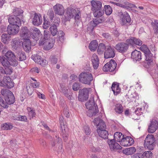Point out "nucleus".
<instances>
[{
  "instance_id": "1",
  "label": "nucleus",
  "mask_w": 158,
  "mask_h": 158,
  "mask_svg": "<svg viewBox=\"0 0 158 158\" xmlns=\"http://www.w3.org/2000/svg\"><path fill=\"white\" fill-rule=\"evenodd\" d=\"M85 106L86 108L89 109L87 113V115L89 117L95 115L98 112V107L95 103L93 97L89 100L85 104Z\"/></svg>"
},
{
  "instance_id": "2",
  "label": "nucleus",
  "mask_w": 158,
  "mask_h": 158,
  "mask_svg": "<svg viewBox=\"0 0 158 158\" xmlns=\"http://www.w3.org/2000/svg\"><path fill=\"white\" fill-rule=\"evenodd\" d=\"M80 13L77 9L75 10L70 7L67 9L65 15V20L66 21H69L70 19L74 17L76 20H79L80 18Z\"/></svg>"
},
{
  "instance_id": "3",
  "label": "nucleus",
  "mask_w": 158,
  "mask_h": 158,
  "mask_svg": "<svg viewBox=\"0 0 158 158\" xmlns=\"http://www.w3.org/2000/svg\"><path fill=\"white\" fill-rule=\"evenodd\" d=\"M91 6V9L93 11L94 16H97L103 15L104 12L103 10H101L102 7V3L98 1L92 0L90 2Z\"/></svg>"
},
{
  "instance_id": "4",
  "label": "nucleus",
  "mask_w": 158,
  "mask_h": 158,
  "mask_svg": "<svg viewBox=\"0 0 158 158\" xmlns=\"http://www.w3.org/2000/svg\"><path fill=\"white\" fill-rule=\"evenodd\" d=\"M156 143V140L154 136L148 134L145 139L143 145L146 149L152 150L154 148Z\"/></svg>"
},
{
  "instance_id": "5",
  "label": "nucleus",
  "mask_w": 158,
  "mask_h": 158,
  "mask_svg": "<svg viewBox=\"0 0 158 158\" xmlns=\"http://www.w3.org/2000/svg\"><path fill=\"white\" fill-rule=\"evenodd\" d=\"M79 81L83 83L90 85L91 82L93 79V77L91 73L83 72L80 73L79 75Z\"/></svg>"
},
{
  "instance_id": "6",
  "label": "nucleus",
  "mask_w": 158,
  "mask_h": 158,
  "mask_svg": "<svg viewBox=\"0 0 158 158\" xmlns=\"http://www.w3.org/2000/svg\"><path fill=\"white\" fill-rule=\"evenodd\" d=\"M5 50V48L3 49L2 52L3 54H5V56L7 59L10 61V65L13 66H17L18 64V62L14 53L11 51H8L6 52V50Z\"/></svg>"
},
{
  "instance_id": "7",
  "label": "nucleus",
  "mask_w": 158,
  "mask_h": 158,
  "mask_svg": "<svg viewBox=\"0 0 158 158\" xmlns=\"http://www.w3.org/2000/svg\"><path fill=\"white\" fill-rule=\"evenodd\" d=\"M117 63L115 61L111 59L110 61L106 63L103 67V70L104 72H114L117 71L116 68Z\"/></svg>"
},
{
  "instance_id": "8",
  "label": "nucleus",
  "mask_w": 158,
  "mask_h": 158,
  "mask_svg": "<svg viewBox=\"0 0 158 158\" xmlns=\"http://www.w3.org/2000/svg\"><path fill=\"white\" fill-rule=\"evenodd\" d=\"M50 30L52 35L54 36L58 33V36L59 40L62 42L64 41V33L62 31H58L57 27L55 24L51 26L50 28Z\"/></svg>"
},
{
  "instance_id": "9",
  "label": "nucleus",
  "mask_w": 158,
  "mask_h": 158,
  "mask_svg": "<svg viewBox=\"0 0 158 158\" xmlns=\"http://www.w3.org/2000/svg\"><path fill=\"white\" fill-rule=\"evenodd\" d=\"M89 90L84 88L79 90L78 99L79 101L84 102L87 100L89 97Z\"/></svg>"
},
{
  "instance_id": "10",
  "label": "nucleus",
  "mask_w": 158,
  "mask_h": 158,
  "mask_svg": "<svg viewBox=\"0 0 158 158\" xmlns=\"http://www.w3.org/2000/svg\"><path fill=\"white\" fill-rule=\"evenodd\" d=\"M104 54L105 58H113L115 55V50L114 48L112 47L110 45H109L106 46Z\"/></svg>"
},
{
  "instance_id": "11",
  "label": "nucleus",
  "mask_w": 158,
  "mask_h": 158,
  "mask_svg": "<svg viewBox=\"0 0 158 158\" xmlns=\"http://www.w3.org/2000/svg\"><path fill=\"white\" fill-rule=\"evenodd\" d=\"M56 139L53 138L51 141V143L52 147L56 146H58V149L59 151H61L62 148L63 142L62 139L57 135H55Z\"/></svg>"
},
{
  "instance_id": "12",
  "label": "nucleus",
  "mask_w": 158,
  "mask_h": 158,
  "mask_svg": "<svg viewBox=\"0 0 158 158\" xmlns=\"http://www.w3.org/2000/svg\"><path fill=\"white\" fill-rule=\"evenodd\" d=\"M114 48L118 52L122 53L126 52L128 48L127 44L123 42H118Z\"/></svg>"
},
{
  "instance_id": "13",
  "label": "nucleus",
  "mask_w": 158,
  "mask_h": 158,
  "mask_svg": "<svg viewBox=\"0 0 158 158\" xmlns=\"http://www.w3.org/2000/svg\"><path fill=\"white\" fill-rule=\"evenodd\" d=\"M3 87L11 89L14 86V83L9 76H5L2 79Z\"/></svg>"
},
{
  "instance_id": "14",
  "label": "nucleus",
  "mask_w": 158,
  "mask_h": 158,
  "mask_svg": "<svg viewBox=\"0 0 158 158\" xmlns=\"http://www.w3.org/2000/svg\"><path fill=\"white\" fill-rule=\"evenodd\" d=\"M31 58L35 63L42 66H44L47 64V61L37 54L32 55Z\"/></svg>"
},
{
  "instance_id": "15",
  "label": "nucleus",
  "mask_w": 158,
  "mask_h": 158,
  "mask_svg": "<svg viewBox=\"0 0 158 158\" xmlns=\"http://www.w3.org/2000/svg\"><path fill=\"white\" fill-rule=\"evenodd\" d=\"M95 125L96 126L97 129L103 130L106 129V126L104 121L100 118H95L93 121Z\"/></svg>"
},
{
  "instance_id": "16",
  "label": "nucleus",
  "mask_w": 158,
  "mask_h": 158,
  "mask_svg": "<svg viewBox=\"0 0 158 158\" xmlns=\"http://www.w3.org/2000/svg\"><path fill=\"white\" fill-rule=\"evenodd\" d=\"M7 30L9 35H15L19 31V26L10 24L7 27Z\"/></svg>"
},
{
  "instance_id": "17",
  "label": "nucleus",
  "mask_w": 158,
  "mask_h": 158,
  "mask_svg": "<svg viewBox=\"0 0 158 158\" xmlns=\"http://www.w3.org/2000/svg\"><path fill=\"white\" fill-rule=\"evenodd\" d=\"M21 20L23 21L22 17L21 18V19L18 17L13 15L9 16L8 18V22L11 25L15 24L16 25H19V26L21 25Z\"/></svg>"
},
{
  "instance_id": "18",
  "label": "nucleus",
  "mask_w": 158,
  "mask_h": 158,
  "mask_svg": "<svg viewBox=\"0 0 158 158\" xmlns=\"http://www.w3.org/2000/svg\"><path fill=\"white\" fill-rule=\"evenodd\" d=\"M114 139L108 140L107 143L111 151H115L122 148V147Z\"/></svg>"
},
{
  "instance_id": "19",
  "label": "nucleus",
  "mask_w": 158,
  "mask_h": 158,
  "mask_svg": "<svg viewBox=\"0 0 158 158\" xmlns=\"http://www.w3.org/2000/svg\"><path fill=\"white\" fill-rule=\"evenodd\" d=\"M60 92H62L64 96L69 100L72 99V97L73 93L69 91L68 88L65 87L63 84H60Z\"/></svg>"
},
{
  "instance_id": "20",
  "label": "nucleus",
  "mask_w": 158,
  "mask_h": 158,
  "mask_svg": "<svg viewBox=\"0 0 158 158\" xmlns=\"http://www.w3.org/2000/svg\"><path fill=\"white\" fill-rule=\"evenodd\" d=\"M42 18L41 15L38 13H35L32 19V23L35 26H39L42 23Z\"/></svg>"
},
{
  "instance_id": "21",
  "label": "nucleus",
  "mask_w": 158,
  "mask_h": 158,
  "mask_svg": "<svg viewBox=\"0 0 158 158\" xmlns=\"http://www.w3.org/2000/svg\"><path fill=\"white\" fill-rule=\"evenodd\" d=\"M20 36L24 39H29L30 33L29 30L26 27H23L20 31Z\"/></svg>"
},
{
  "instance_id": "22",
  "label": "nucleus",
  "mask_w": 158,
  "mask_h": 158,
  "mask_svg": "<svg viewBox=\"0 0 158 158\" xmlns=\"http://www.w3.org/2000/svg\"><path fill=\"white\" fill-rule=\"evenodd\" d=\"M122 17L121 18V23L122 25H124L127 24V25H130L131 23V19L128 14L126 13L122 14Z\"/></svg>"
},
{
  "instance_id": "23",
  "label": "nucleus",
  "mask_w": 158,
  "mask_h": 158,
  "mask_svg": "<svg viewBox=\"0 0 158 158\" xmlns=\"http://www.w3.org/2000/svg\"><path fill=\"white\" fill-rule=\"evenodd\" d=\"M134 142V139L131 137L124 136L120 144L123 146H129L132 145Z\"/></svg>"
},
{
  "instance_id": "24",
  "label": "nucleus",
  "mask_w": 158,
  "mask_h": 158,
  "mask_svg": "<svg viewBox=\"0 0 158 158\" xmlns=\"http://www.w3.org/2000/svg\"><path fill=\"white\" fill-rule=\"evenodd\" d=\"M131 58L135 62L139 61L142 59V53L140 51L135 50L131 53Z\"/></svg>"
},
{
  "instance_id": "25",
  "label": "nucleus",
  "mask_w": 158,
  "mask_h": 158,
  "mask_svg": "<svg viewBox=\"0 0 158 158\" xmlns=\"http://www.w3.org/2000/svg\"><path fill=\"white\" fill-rule=\"evenodd\" d=\"M53 8L56 14L62 16L64 12V8L63 6L60 4H57L55 5Z\"/></svg>"
},
{
  "instance_id": "26",
  "label": "nucleus",
  "mask_w": 158,
  "mask_h": 158,
  "mask_svg": "<svg viewBox=\"0 0 158 158\" xmlns=\"http://www.w3.org/2000/svg\"><path fill=\"white\" fill-rule=\"evenodd\" d=\"M146 60L145 63L147 64L148 66L146 65V67L148 68L149 66L152 64L153 63V54L151 53L150 51L144 54Z\"/></svg>"
},
{
  "instance_id": "27",
  "label": "nucleus",
  "mask_w": 158,
  "mask_h": 158,
  "mask_svg": "<svg viewBox=\"0 0 158 158\" xmlns=\"http://www.w3.org/2000/svg\"><path fill=\"white\" fill-rule=\"evenodd\" d=\"M23 42H22L23 47V49L26 52H29L31 48V42L29 39H24Z\"/></svg>"
},
{
  "instance_id": "28",
  "label": "nucleus",
  "mask_w": 158,
  "mask_h": 158,
  "mask_svg": "<svg viewBox=\"0 0 158 158\" xmlns=\"http://www.w3.org/2000/svg\"><path fill=\"white\" fill-rule=\"evenodd\" d=\"M33 39L38 40L42 37V35L40 30L37 28H35L30 35Z\"/></svg>"
},
{
  "instance_id": "29",
  "label": "nucleus",
  "mask_w": 158,
  "mask_h": 158,
  "mask_svg": "<svg viewBox=\"0 0 158 158\" xmlns=\"http://www.w3.org/2000/svg\"><path fill=\"white\" fill-rule=\"evenodd\" d=\"M111 88L114 95H117L121 92L119 84L117 82H114L112 83Z\"/></svg>"
},
{
  "instance_id": "30",
  "label": "nucleus",
  "mask_w": 158,
  "mask_h": 158,
  "mask_svg": "<svg viewBox=\"0 0 158 158\" xmlns=\"http://www.w3.org/2000/svg\"><path fill=\"white\" fill-rule=\"evenodd\" d=\"M5 100L7 105L13 104L15 101V99L14 96L12 93L9 94L8 95H6L4 98Z\"/></svg>"
},
{
  "instance_id": "31",
  "label": "nucleus",
  "mask_w": 158,
  "mask_h": 158,
  "mask_svg": "<svg viewBox=\"0 0 158 158\" xmlns=\"http://www.w3.org/2000/svg\"><path fill=\"white\" fill-rule=\"evenodd\" d=\"M91 60L94 69H97L99 64V59L98 56L96 54H93L91 57Z\"/></svg>"
},
{
  "instance_id": "32",
  "label": "nucleus",
  "mask_w": 158,
  "mask_h": 158,
  "mask_svg": "<svg viewBox=\"0 0 158 158\" xmlns=\"http://www.w3.org/2000/svg\"><path fill=\"white\" fill-rule=\"evenodd\" d=\"M55 42V39H52L50 40L47 43H45L43 46V48L46 50H49L52 48Z\"/></svg>"
},
{
  "instance_id": "33",
  "label": "nucleus",
  "mask_w": 158,
  "mask_h": 158,
  "mask_svg": "<svg viewBox=\"0 0 158 158\" xmlns=\"http://www.w3.org/2000/svg\"><path fill=\"white\" fill-rule=\"evenodd\" d=\"M99 16L98 15L97 16H94L96 18L93 19L92 22L93 24L95 25V26H97L98 24L100 23H102L104 20V19L102 15Z\"/></svg>"
},
{
  "instance_id": "34",
  "label": "nucleus",
  "mask_w": 158,
  "mask_h": 158,
  "mask_svg": "<svg viewBox=\"0 0 158 158\" xmlns=\"http://www.w3.org/2000/svg\"><path fill=\"white\" fill-rule=\"evenodd\" d=\"M97 132L99 136L104 139H107L109 134L108 131L106 130V129L103 130L97 129Z\"/></svg>"
},
{
  "instance_id": "35",
  "label": "nucleus",
  "mask_w": 158,
  "mask_h": 158,
  "mask_svg": "<svg viewBox=\"0 0 158 158\" xmlns=\"http://www.w3.org/2000/svg\"><path fill=\"white\" fill-rule=\"evenodd\" d=\"M157 127V123L156 121V122L151 121L150 125L148 127V132L150 133L154 132L156 131Z\"/></svg>"
},
{
  "instance_id": "36",
  "label": "nucleus",
  "mask_w": 158,
  "mask_h": 158,
  "mask_svg": "<svg viewBox=\"0 0 158 158\" xmlns=\"http://www.w3.org/2000/svg\"><path fill=\"white\" fill-rule=\"evenodd\" d=\"M124 135L121 133L117 132L114 134V139L117 142L121 143L124 138Z\"/></svg>"
},
{
  "instance_id": "37",
  "label": "nucleus",
  "mask_w": 158,
  "mask_h": 158,
  "mask_svg": "<svg viewBox=\"0 0 158 158\" xmlns=\"http://www.w3.org/2000/svg\"><path fill=\"white\" fill-rule=\"evenodd\" d=\"M27 110L28 111V117L30 119L35 117L36 113L35 110L33 108L27 107Z\"/></svg>"
},
{
  "instance_id": "38",
  "label": "nucleus",
  "mask_w": 158,
  "mask_h": 158,
  "mask_svg": "<svg viewBox=\"0 0 158 158\" xmlns=\"http://www.w3.org/2000/svg\"><path fill=\"white\" fill-rule=\"evenodd\" d=\"M22 44V41L19 38H15L13 39L12 48L16 50Z\"/></svg>"
},
{
  "instance_id": "39",
  "label": "nucleus",
  "mask_w": 158,
  "mask_h": 158,
  "mask_svg": "<svg viewBox=\"0 0 158 158\" xmlns=\"http://www.w3.org/2000/svg\"><path fill=\"white\" fill-rule=\"evenodd\" d=\"M117 2H119L120 4H122L120 5V7L126 8L127 7H131V4L127 2L126 0H118Z\"/></svg>"
},
{
  "instance_id": "40",
  "label": "nucleus",
  "mask_w": 158,
  "mask_h": 158,
  "mask_svg": "<svg viewBox=\"0 0 158 158\" xmlns=\"http://www.w3.org/2000/svg\"><path fill=\"white\" fill-rule=\"evenodd\" d=\"M98 46V43L96 40H93L91 41L89 46V49L91 51L95 50Z\"/></svg>"
},
{
  "instance_id": "41",
  "label": "nucleus",
  "mask_w": 158,
  "mask_h": 158,
  "mask_svg": "<svg viewBox=\"0 0 158 158\" xmlns=\"http://www.w3.org/2000/svg\"><path fill=\"white\" fill-rule=\"evenodd\" d=\"M8 60L4 57L0 56V62L4 67H7L10 65V61H9Z\"/></svg>"
},
{
  "instance_id": "42",
  "label": "nucleus",
  "mask_w": 158,
  "mask_h": 158,
  "mask_svg": "<svg viewBox=\"0 0 158 158\" xmlns=\"http://www.w3.org/2000/svg\"><path fill=\"white\" fill-rule=\"evenodd\" d=\"M106 46L103 43L99 44L98 46L97 52L99 54H102L103 53V52L104 50L105 51Z\"/></svg>"
},
{
  "instance_id": "43",
  "label": "nucleus",
  "mask_w": 158,
  "mask_h": 158,
  "mask_svg": "<svg viewBox=\"0 0 158 158\" xmlns=\"http://www.w3.org/2000/svg\"><path fill=\"white\" fill-rule=\"evenodd\" d=\"M13 13L14 15L13 16L17 17L21 15L23 13V11L21 8L16 7L13 9Z\"/></svg>"
},
{
  "instance_id": "44",
  "label": "nucleus",
  "mask_w": 158,
  "mask_h": 158,
  "mask_svg": "<svg viewBox=\"0 0 158 158\" xmlns=\"http://www.w3.org/2000/svg\"><path fill=\"white\" fill-rule=\"evenodd\" d=\"M133 43V47H134L136 46H141L143 42L139 38L136 37H132Z\"/></svg>"
},
{
  "instance_id": "45",
  "label": "nucleus",
  "mask_w": 158,
  "mask_h": 158,
  "mask_svg": "<svg viewBox=\"0 0 158 158\" xmlns=\"http://www.w3.org/2000/svg\"><path fill=\"white\" fill-rule=\"evenodd\" d=\"M13 126L10 123H5L1 125V128L3 130H10L13 128Z\"/></svg>"
},
{
  "instance_id": "46",
  "label": "nucleus",
  "mask_w": 158,
  "mask_h": 158,
  "mask_svg": "<svg viewBox=\"0 0 158 158\" xmlns=\"http://www.w3.org/2000/svg\"><path fill=\"white\" fill-rule=\"evenodd\" d=\"M17 57L19 58V60L20 61H22L26 59V56L25 53L23 52H19L18 53Z\"/></svg>"
},
{
  "instance_id": "47",
  "label": "nucleus",
  "mask_w": 158,
  "mask_h": 158,
  "mask_svg": "<svg viewBox=\"0 0 158 158\" xmlns=\"http://www.w3.org/2000/svg\"><path fill=\"white\" fill-rule=\"evenodd\" d=\"M9 35L5 33L3 34L1 36L2 41L5 44H7L9 39Z\"/></svg>"
},
{
  "instance_id": "48",
  "label": "nucleus",
  "mask_w": 158,
  "mask_h": 158,
  "mask_svg": "<svg viewBox=\"0 0 158 158\" xmlns=\"http://www.w3.org/2000/svg\"><path fill=\"white\" fill-rule=\"evenodd\" d=\"M114 110L118 114H121L123 111V108L121 104H117Z\"/></svg>"
},
{
  "instance_id": "49",
  "label": "nucleus",
  "mask_w": 158,
  "mask_h": 158,
  "mask_svg": "<svg viewBox=\"0 0 158 158\" xmlns=\"http://www.w3.org/2000/svg\"><path fill=\"white\" fill-rule=\"evenodd\" d=\"M61 133L64 141L65 142H66L68 139L69 135L68 133L66 132L65 129H64V130H61Z\"/></svg>"
},
{
  "instance_id": "50",
  "label": "nucleus",
  "mask_w": 158,
  "mask_h": 158,
  "mask_svg": "<svg viewBox=\"0 0 158 158\" xmlns=\"http://www.w3.org/2000/svg\"><path fill=\"white\" fill-rule=\"evenodd\" d=\"M105 9V11L106 14L107 15H110L112 12V8L111 7L110 5H106L104 6Z\"/></svg>"
},
{
  "instance_id": "51",
  "label": "nucleus",
  "mask_w": 158,
  "mask_h": 158,
  "mask_svg": "<svg viewBox=\"0 0 158 158\" xmlns=\"http://www.w3.org/2000/svg\"><path fill=\"white\" fill-rule=\"evenodd\" d=\"M96 27L94 24H93L92 22L91 21L90 23L89 24L87 27V31L89 33H92L94 27Z\"/></svg>"
},
{
  "instance_id": "52",
  "label": "nucleus",
  "mask_w": 158,
  "mask_h": 158,
  "mask_svg": "<svg viewBox=\"0 0 158 158\" xmlns=\"http://www.w3.org/2000/svg\"><path fill=\"white\" fill-rule=\"evenodd\" d=\"M44 22L43 25V27L45 29H47L50 26V22L48 20L46 19L44 16Z\"/></svg>"
},
{
  "instance_id": "53",
  "label": "nucleus",
  "mask_w": 158,
  "mask_h": 158,
  "mask_svg": "<svg viewBox=\"0 0 158 158\" xmlns=\"http://www.w3.org/2000/svg\"><path fill=\"white\" fill-rule=\"evenodd\" d=\"M133 42L132 37H131L126 40L125 43L127 44L129 48V46L132 47H133Z\"/></svg>"
},
{
  "instance_id": "54",
  "label": "nucleus",
  "mask_w": 158,
  "mask_h": 158,
  "mask_svg": "<svg viewBox=\"0 0 158 158\" xmlns=\"http://www.w3.org/2000/svg\"><path fill=\"white\" fill-rule=\"evenodd\" d=\"M12 92L10 91L9 90H7L6 89H2L1 91V93L2 95L3 96H6V95H8L9 94L11 93Z\"/></svg>"
},
{
  "instance_id": "55",
  "label": "nucleus",
  "mask_w": 158,
  "mask_h": 158,
  "mask_svg": "<svg viewBox=\"0 0 158 158\" xmlns=\"http://www.w3.org/2000/svg\"><path fill=\"white\" fill-rule=\"evenodd\" d=\"M48 15L49 16V19L51 21H52L54 17V13L52 9L49 10L47 12Z\"/></svg>"
},
{
  "instance_id": "56",
  "label": "nucleus",
  "mask_w": 158,
  "mask_h": 158,
  "mask_svg": "<svg viewBox=\"0 0 158 158\" xmlns=\"http://www.w3.org/2000/svg\"><path fill=\"white\" fill-rule=\"evenodd\" d=\"M80 88V84L78 82H74L72 85V89L74 91H77Z\"/></svg>"
},
{
  "instance_id": "57",
  "label": "nucleus",
  "mask_w": 158,
  "mask_h": 158,
  "mask_svg": "<svg viewBox=\"0 0 158 158\" xmlns=\"http://www.w3.org/2000/svg\"><path fill=\"white\" fill-rule=\"evenodd\" d=\"M49 59L52 64H55L57 62V59L55 55L51 56Z\"/></svg>"
},
{
  "instance_id": "58",
  "label": "nucleus",
  "mask_w": 158,
  "mask_h": 158,
  "mask_svg": "<svg viewBox=\"0 0 158 158\" xmlns=\"http://www.w3.org/2000/svg\"><path fill=\"white\" fill-rule=\"evenodd\" d=\"M140 47V50L143 52L144 54L150 51L147 46L145 44L141 45Z\"/></svg>"
},
{
  "instance_id": "59",
  "label": "nucleus",
  "mask_w": 158,
  "mask_h": 158,
  "mask_svg": "<svg viewBox=\"0 0 158 158\" xmlns=\"http://www.w3.org/2000/svg\"><path fill=\"white\" fill-rule=\"evenodd\" d=\"M143 154L144 157L145 156L147 158H151L152 156V153L150 151H145Z\"/></svg>"
},
{
  "instance_id": "60",
  "label": "nucleus",
  "mask_w": 158,
  "mask_h": 158,
  "mask_svg": "<svg viewBox=\"0 0 158 158\" xmlns=\"http://www.w3.org/2000/svg\"><path fill=\"white\" fill-rule=\"evenodd\" d=\"M44 35L43 38L45 39H47V40H51L50 39L51 34L49 33V31L48 30H44Z\"/></svg>"
},
{
  "instance_id": "61",
  "label": "nucleus",
  "mask_w": 158,
  "mask_h": 158,
  "mask_svg": "<svg viewBox=\"0 0 158 158\" xmlns=\"http://www.w3.org/2000/svg\"><path fill=\"white\" fill-rule=\"evenodd\" d=\"M49 40L41 37L40 40L39 41V45L40 46H43L45 44V43H47Z\"/></svg>"
},
{
  "instance_id": "62",
  "label": "nucleus",
  "mask_w": 158,
  "mask_h": 158,
  "mask_svg": "<svg viewBox=\"0 0 158 158\" xmlns=\"http://www.w3.org/2000/svg\"><path fill=\"white\" fill-rule=\"evenodd\" d=\"M153 29L155 33H158V20H155Z\"/></svg>"
},
{
  "instance_id": "63",
  "label": "nucleus",
  "mask_w": 158,
  "mask_h": 158,
  "mask_svg": "<svg viewBox=\"0 0 158 158\" xmlns=\"http://www.w3.org/2000/svg\"><path fill=\"white\" fill-rule=\"evenodd\" d=\"M102 35L104 38L108 40H111V35L108 33H102Z\"/></svg>"
},
{
  "instance_id": "64",
  "label": "nucleus",
  "mask_w": 158,
  "mask_h": 158,
  "mask_svg": "<svg viewBox=\"0 0 158 158\" xmlns=\"http://www.w3.org/2000/svg\"><path fill=\"white\" fill-rule=\"evenodd\" d=\"M132 158H143L144 156L143 154L142 153H137L134 154L132 156Z\"/></svg>"
}]
</instances>
